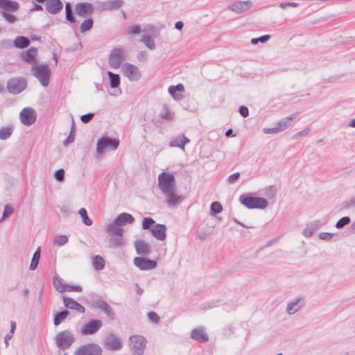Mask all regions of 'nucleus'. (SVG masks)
Masks as SVG:
<instances>
[{
    "mask_svg": "<svg viewBox=\"0 0 355 355\" xmlns=\"http://www.w3.org/2000/svg\"><path fill=\"white\" fill-rule=\"evenodd\" d=\"M104 231L110 236V243L113 248L121 247L124 245L123 238V230L112 223H106L103 227Z\"/></svg>",
    "mask_w": 355,
    "mask_h": 355,
    "instance_id": "nucleus-1",
    "label": "nucleus"
},
{
    "mask_svg": "<svg viewBox=\"0 0 355 355\" xmlns=\"http://www.w3.org/2000/svg\"><path fill=\"white\" fill-rule=\"evenodd\" d=\"M158 187L164 195L171 191H176L177 187L174 175L166 172L161 173L158 175Z\"/></svg>",
    "mask_w": 355,
    "mask_h": 355,
    "instance_id": "nucleus-2",
    "label": "nucleus"
},
{
    "mask_svg": "<svg viewBox=\"0 0 355 355\" xmlns=\"http://www.w3.org/2000/svg\"><path fill=\"white\" fill-rule=\"evenodd\" d=\"M31 73L40 81L42 86L47 87L49 85L51 70L47 64H33L31 67Z\"/></svg>",
    "mask_w": 355,
    "mask_h": 355,
    "instance_id": "nucleus-3",
    "label": "nucleus"
},
{
    "mask_svg": "<svg viewBox=\"0 0 355 355\" xmlns=\"http://www.w3.org/2000/svg\"><path fill=\"white\" fill-rule=\"evenodd\" d=\"M239 201L248 209H264L268 205V200L263 198L250 196L245 194L239 197Z\"/></svg>",
    "mask_w": 355,
    "mask_h": 355,
    "instance_id": "nucleus-4",
    "label": "nucleus"
},
{
    "mask_svg": "<svg viewBox=\"0 0 355 355\" xmlns=\"http://www.w3.org/2000/svg\"><path fill=\"white\" fill-rule=\"evenodd\" d=\"M55 340L58 349L62 351H65L69 349L73 343L74 336L71 331L64 330L56 334Z\"/></svg>",
    "mask_w": 355,
    "mask_h": 355,
    "instance_id": "nucleus-5",
    "label": "nucleus"
},
{
    "mask_svg": "<svg viewBox=\"0 0 355 355\" xmlns=\"http://www.w3.org/2000/svg\"><path fill=\"white\" fill-rule=\"evenodd\" d=\"M119 145V140L109 137H100L96 143V151L99 154L104 153L106 150H115Z\"/></svg>",
    "mask_w": 355,
    "mask_h": 355,
    "instance_id": "nucleus-6",
    "label": "nucleus"
},
{
    "mask_svg": "<svg viewBox=\"0 0 355 355\" xmlns=\"http://www.w3.org/2000/svg\"><path fill=\"white\" fill-rule=\"evenodd\" d=\"M129 345L132 355H143L147 340L141 335H133L129 338Z\"/></svg>",
    "mask_w": 355,
    "mask_h": 355,
    "instance_id": "nucleus-7",
    "label": "nucleus"
},
{
    "mask_svg": "<svg viewBox=\"0 0 355 355\" xmlns=\"http://www.w3.org/2000/svg\"><path fill=\"white\" fill-rule=\"evenodd\" d=\"M27 87V83L24 78L16 77L10 78L7 82V89L9 93L16 95L23 92Z\"/></svg>",
    "mask_w": 355,
    "mask_h": 355,
    "instance_id": "nucleus-8",
    "label": "nucleus"
},
{
    "mask_svg": "<svg viewBox=\"0 0 355 355\" xmlns=\"http://www.w3.org/2000/svg\"><path fill=\"white\" fill-rule=\"evenodd\" d=\"M101 347L93 343L79 346L74 352V355H101Z\"/></svg>",
    "mask_w": 355,
    "mask_h": 355,
    "instance_id": "nucleus-9",
    "label": "nucleus"
},
{
    "mask_svg": "<svg viewBox=\"0 0 355 355\" xmlns=\"http://www.w3.org/2000/svg\"><path fill=\"white\" fill-rule=\"evenodd\" d=\"M124 58V50L123 49H114L108 58L109 65L112 69H118Z\"/></svg>",
    "mask_w": 355,
    "mask_h": 355,
    "instance_id": "nucleus-10",
    "label": "nucleus"
},
{
    "mask_svg": "<svg viewBox=\"0 0 355 355\" xmlns=\"http://www.w3.org/2000/svg\"><path fill=\"white\" fill-rule=\"evenodd\" d=\"M122 71L123 75L128 78L130 81H137L141 78V73L137 67L130 63H125L122 65Z\"/></svg>",
    "mask_w": 355,
    "mask_h": 355,
    "instance_id": "nucleus-11",
    "label": "nucleus"
},
{
    "mask_svg": "<svg viewBox=\"0 0 355 355\" xmlns=\"http://www.w3.org/2000/svg\"><path fill=\"white\" fill-rule=\"evenodd\" d=\"M21 122L25 125L33 124L37 118V114L34 109L31 107L24 108L19 114Z\"/></svg>",
    "mask_w": 355,
    "mask_h": 355,
    "instance_id": "nucleus-12",
    "label": "nucleus"
},
{
    "mask_svg": "<svg viewBox=\"0 0 355 355\" xmlns=\"http://www.w3.org/2000/svg\"><path fill=\"white\" fill-rule=\"evenodd\" d=\"M102 326L101 320L92 319L81 327L80 332L83 335H92L96 333Z\"/></svg>",
    "mask_w": 355,
    "mask_h": 355,
    "instance_id": "nucleus-13",
    "label": "nucleus"
},
{
    "mask_svg": "<svg viewBox=\"0 0 355 355\" xmlns=\"http://www.w3.org/2000/svg\"><path fill=\"white\" fill-rule=\"evenodd\" d=\"M134 265L141 270H148L157 267V263L145 257H137L133 259Z\"/></svg>",
    "mask_w": 355,
    "mask_h": 355,
    "instance_id": "nucleus-14",
    "label": "nucleus"
},
{
    "mask_svg": "<svg viewBox=\"0 0 355 355\" xmlns=\"http://www.w3.org/2000/svg\"><path fill=\"white\" fill-rule=\"evenodd\" d=\"M91 304L93 309H100L103 311L110 320H113L115 319L114 312L105 301L103 300H93Z\"/></svg>",
    "mask_w": 355,
    "mask_h": 355,
    "instance_id": "nucleus-15",
    "label": "nucleus"
},
{
    "mask_svg": "<svg viewBox=\"0 0 355 355\" xmlns=\"http://www.w3.org/2000/svg\"><path fill=\"white\" fill-rule=\"evenodd\" d=\"M304 305V297L302 296L297 297L288 302L286 311L291 315L297 313Z\"/></svg>",
    "mask_w": 355,
    "mask_h": 355,
    "instance_id": "nucleus-16",
    "label": "nucleus"
},
{
    "mask_svg": "<svg viewBox=\"0 0 355 355\" xmlns=\"http://www.w3.org/2000/svg\"><path fill=\"white\" fill-rule=\"evenodd\" d=\"M104 345L109 350L117 351L121 349L122 343L114 334H110L105 338Z\"/></svg>",
    "mask_w": 355,
    "mask_h": 355,
    "instance_id": "nucleus-17",
    "label": "nucleus"
},
{
    "mask_svg": "<svg viewBox=\"0 0 355 355\" xmlns=\"http://www.w3.org/2000/svg\"><path fill=\"white\" fill-rule=\"evenodd\" d=\"M93 5L90 3H78L75 6V12L80 17H86L92 14Z\"/></svg>",
    "mask_w": 355,
    "mask_h": 355,
    "instance_id": "nucleus-18",
    "label": "nucleus"
},
{
    "mask_svg": "<svg viewBox=\"0 0 355 355\" xmlns=\"http://www.w3.org/2000/svg\"><path fill=\"white\" fill-rule=\"evenodd\" d=\"M134 245L137 254L140 256H147L151 252L150 245L144 240H136Z\"/></svg>",
    "mask_w": 355,
    "mask_h": 355,
    "instance_id": "nucleus-19",
    "label": "nucleus"
},
{
    "mask_svg": "<svg viewBox=\"0 0 355 355\" xmlns=\"http://www.w3.org/2000/svg\"><path fill=\"white\" fill-rule=\"evenodd\" d=\"M46 11L52 15L59 13L63 8V3L60 0H48L45 3Z\"/></svg>",
    "mask_w": 355,
    "mask_h": 355,
    "instance_id": "nucleus-20",
    "label": "nucleus"
},
{
    "mask_svg": "<svg viewBox=\"0 0 355 355\" xmlns=\"http://www.w3.org/2000/svg\"><path fill=\"white\" fill-rule=\"evenodd\" d=\"M166 226L164 224H155L151 229L152 235L159 241H164L166 238Z\"/></svg>",
    "mask_w": 355,
    "mask_h": 355,
    "instance_id": "nucleus-21",
    "label": "nucleus"
},
{
    "mask_svg": "<svg viewBox=\"0 0 355 355\" xmlns=\"http://www.w3.org/2000/svg\"><path fill=\"white\" fill-rule=\"evenodd\" d=\"M63 304L65 308L75 310L78 313H83L85 311V309L80 303L75 301L73 299L67 297H63Z\"/></svg>",
    "mask_w": 355,
    "mask_h": 355,
    "instance_id": "nucleus-22",
    "label": "nucleus"
},
{
    "mask_svg": "<svg viewBox=\"0 0 355 355\" xmlns=\"http://www.w3.org/2000/svg\"><path fill=\"white\" fill-rule=\"evenodd\" d=\"M19 8L17 1L12 0H0V12H16Z\"/></svg>",
    "mask_w": 355,
    "mask_h": 355,
    "instance_id": "nucleus-23",
    "label": "nucleus"
},
{
    "mask_svg": "<svg viewBox=\"0 0 355 355\" xmlns=\"http://www.w3.org/2000/svg\"><path fill=\"white\" fill-rule=\"evenodd\" d=\"M191 337L195 340L204 343L208 341L209 337L205 332V328L200 327L193 329L191 332Z\"/></svg>",
    "mask_w": 355,
    "mask_h": 355,
    "instance_id": "nucleus-24",
    "label": "nucleus"
},
{
    "mask_svg": "<svg viewBox=\"0 0 355 355\" xmlns=\"http://www.w3.org/2000/svg\"><path fill=\"white\" fill-rule=\"evenodd\" d=\"M135 221L133 216L128 213H121L114 220L116 225L121 227L127 224H132Z\"/></svg>",
    "mask_w": 355,
    "mask_h": 355,
    "instance_id": "nucleus-25",
    "label": "nucleus"
},
{
    "mask_svg": "<svg viewBox=\"0 0 355 355\" xmlns=\"http://www.w3.org/2000/svg\"><path fill=\"white\" fill-rule=\"evenodd\" d=\"M37 49L35 47H31L26 52L22 53V59L28 64L34 63L36 61Z\"/></svg>",
    "mask_w": 355,
    "mask_h": 355,
    "instance_id": "nucleus-26",
    "label": "nucleus"
},
{
    "mask_svg": "<svg viewBox=\"0 0 355 355\" xmlns=\"http://www.w3.org/2000/svg\"><path fill=\"white\" fill-rule=\"evenodd\" d=\"M189 142L190 140L185 135H182L173 139L170 141L169 145L171 147H178L184 150L185 145Z\"/></svg>",
    "mask_w": 355,
    "mask_h": 355,
    "instance_id": "nucleus-27",
    "label": "nucleus"
},
{
    "mask_svg": "<svg viewBox=\"0 0 355 355\" xmlns=\"http://www.w3.org/2000/svg\"><path fill=\"white\" fill-rule=\"evenodd\" d=\"M252 3L250 1H238L231 5L229 9L231 10L240 13L249 9Z\"/></svg>",
    "mask_w": 355,
    "mask_h": 355,
    "instance_id": "nucleus-28",
    "label": "nucleus"
},
{
    "mask_svg": "<svg viewBox=\"0 0 355 355\" xmlns=\"http://www.w3.org/2000/svg\"><path fill=\"white\" fill-rule=\"evenodd\" d=\"M30 44V40L25 36H17L13 40V46L17 49H25Z\"/></svg>",
    "mask_w": 355,
    "mask_h": 355,
    "instance_id": "nucleus-29",
    "label": "nucleus"
},
{
    "mask_svg": "<svg viewBox=\"0 0 355 355\" xmlns=\"http://www.w3.org/2000/svg\"><path fill=\"white\" fill-rule=\"evenodd\" d=\"M175 193L176 191H171V193L164 195L168 197L166 200L168 205L175 206L182 200V198L180 196L177 195Z\"/></svg>",
    "mask_w": 355,
    "mask_h": 355,
    "instance_id": "nucleus-30",
    "label": "nucleus"
},
{
    "mask_svg": "<svg viewBox=\"0 0 355 355\" xmlns=\"http://www.w3.org/2000/svg\"><path fill=\"white\" fill-rule=\"evenodd\" d=\"M184 90V87L181 83L177 85H171L168 87V93L175 100H179L181 98V95L176 94V92H183Z\"/></svg>",
    "mask_w": 355,
    "mask_h": 355,
    "instance_id": "nucleus-31",
    "label": "nucleus"
},
{
    "mask_svg": "<svg viewBox=\"0 0 355 355\" xmlns=\"http://www.w3.org/2000/svg\"><path fill=\"white\" fill-rule=\"evenodd\" d=\"M107 75L110 78V87L112 88H116L120 85V76L119 74L107 71Z\"/></svg>",
    "mask_w": 355,
    "mask_h": 355,
    "instance_id": "nucleus-32",
    "label": "nucleus"
},
{
    "mask_svg": "<svg viewBox=\"0 0 355 355\" xmlns=\"http://www.w3.org/2000/svg\"><path fill=\"white\" fill-rule=\"evenodd\" d=\"M93 266L96 270H101L105 268V261L100 255H96L93 258Z\"/></svg>",
    "mask_w": 355,
    "mask_h": 355,
    "instance_id": "nucleus-33",
    "label": "nucleus"
},
{
    "mask_svg": "<svg viewBox=\"0 0 355 355\" xmlns=\"http://www.w3.org/2000/svg\"><path fill=\"white\" fill-rule=\"evenodd\" d=\"M69 315V312L67 310L62 311L54 316L53 324L58 326L65 318Z\"/></svg>",
    "mask_w": 355,
    "mask_h": 355,
    "instance_id": "nucleus-34",
    "label": "nucleus"
},
{
    "mask_svg": "<svg viewBox=\"0 0 355 355\" xmlns=\"http://www.w3.org/2000/svg\"><path fill=\"white\" fill-rule=\"evenodd\" d=\"M141 42L150 50H154L155 49V42L148 35H144L141 39Z\"/></svg>",
    "mask_w": 355,
    "mask_h": 355,
    "instance_id": "nucleus-35",
    "label": "nucleus"
},
{
    "mask_svg": "<svg viewBox=\"0 0 355 355\" xmlns=\"http://www.w3.org/2000/svg\"><path fill=\"white\" fill-rule=\"evenodd\" d=\"M53 286L57 291L63 293L67 289V284H62V280L60 277H54L53 280Z\"/></svg>",
    "mask_w": 355,
    "mask_h": 355,
    "instance_id": "nucleus-36",
    "label": "nucleus"
},
{
    "mask_svg": "<svg viewBox=\"0 0 355 355\" xmlns=\"http://www.w3.org/2000/svg\"><path fill=\"white\" fill-rule=\"evenodd\" d=\"M94 24V21L92 18L89 17L84 20V21L81 24L80 31L81 33H85L89 31Z\"/></svg>",
    "mask_w": 355,
    "mask_h": 355,
    "instance_id": "nucleus-37",
    "label": "nucleus"
},
{
    "mask_svg": "<svg viewBox=\"0 0 355 355\" xmlns=\"http://www.w3.org/2000/svg\"><path fill=\"white\" fill-rule=\"evenodd\" d=\"M78 214L83 219V222L87 226L92 225V220L88 217L87 210L85 208H81L78 211Z\"/></svg>",
    "mask_w": 355,
    "mask_h": 355,
    "instance_id": "nucleus-38",
    "label": "nucleus"
},
{
    "mask_svg": "<svg viewBox=\"0 0 355 355\" xmlns=\"http://www.w3.org/2000/svg\"><path fill=\"white\" fill-rule=\"evenodd\" d=\"M12 133V129L10 127H3L0 128V139L6 140L8 139Z\"/></svg>",
    "mask_w": 355,
    "mask_h": 355,
    "instance_id": "nucleus-39",
    "label": "nucleus"
},
{
    "mask_svg": "<svg viewBox=\"0 0 355 355\" xmlns=\"http://www.w3.org/2000/svg\"><path fill=\"white\" fill-rule=\"evenodd\" d=\"M155 221L150 217H144L142 221V228L144 230H150L155 225Z\"/></svg>",
    "mask_w": 355,
    "mask_h": 355,
    "instance_id": "nucleus-40",
    "label": "nucleus"
},
{
    "mask_svg": "<svg viewBox=\"0 0 355 355\" xmlns=\"http://www.w3.org/2000/svg\"><path fill=\"white\" fill-rule=\"evenodd\" d=\"M211 213L213 215L218 214L223 211V207L218 202H214L211 204Z\"/></svg>",
    "mask_w": 355,
    "mask_h": 355,
    "instance_id": "nucleus-41",
    "label": "nucleus"
},
{
    "mask_svg": "<svg viewBox=\"0 0 355 355\" xmlns=\"http://www.w3.org/2000/svg\"><path fill=\"white\" fill-rule=\"evenodd\" d=\"M108 1V9L109 10H114L119 8L122 4L123 1L122 0H111L107 1Z\"/></svg>",
    "mask_w": 355,
    "mask_h": 355,
    "instance_id": "nucleus-42",
    "label": "nucleus"
},
{
    "mask_svg": "<svg viewBox=\"0 0 355 355\" xmlns=\"http://www.w3.org/2000/svg\"><path fill=\"white\" fill-rule=\"evenodd\" d=\"M350 218L349 216H344L339 219L336 224V227L338 229H341L344 227L345 225H348L350 223Z\"/></svg>",
    "mask_w": 355,
    "mask_h": 355,
    "instance_id": "nucleus-43",
    "label": "nucleus"
},
{
    "mask_svg": "<svg viewBox=\"0 0 355 355\" xmlns=\"http://www.w3.org/2000/svg\"><path fill=\"white\" fill-rule=\"evenodd\" d=\"M9 12H1L0 13L8 23L13 24L16 21L17 17L14 15Z\"/></svg>",
    "mask_w": 355,
    "mask_h": 355,
    "instance_id": "nucleus-44",
    "label": "nucleus"
},
{
    "mask_svg": "<svg viewBox=\"0 0 355 355\" xmlns=\"http://www.w3.org/2000/svg\"><path fill=\"white\" fill-rule=\"evenodd\" d=\"M159 116L162 119L168 121L173 119V114L170 112L166 106L163 107Z\"/></svg>",
    "mask_w": 355,
    "mask_h": 355,
    "instance_id": "nucleus-45",
    "label": "nucleus"
},
{
    "mask_svg": "<svg viewBox=\"0 0 355 355\" xmlns=\"http://www.w3.org/2000/svg\"><path fill=\"white\" fill-rule=\"evenodd\" d=\"M277 127L279 128V130L282 132L286 128H288L291 125V123L288 122V120L286 118L281 119L277 123Z\"/></svg>",
    "mask_w": 355,
    "mask_h": 355,
    "instance_id": "nucleus-46",
    "label": "nucleus"
},
{
    "mask_svg": "<svg viewBox=\"0 0 355 355\" xmlns=\"http://www.w3.org/2000/svg\"><path fill=\"white\" fill-rule=\"evenodd\" d=\"M270 38V35H264L259 37L252 38L251 40V43L252 44H257L259 42L265 43L267 41H268Z\"/></svg>",
    "mask_w": 355,
    "mask_h": 355,
    "instance_id": "nucleus-47",
    "label": "nucleus"
},
{
    "mask_svg": "<svg viewBox=\"0 0 355 355\" xmlns=\"http://www.w3.org/2000/svg\"><path fill=\"white\" fill-rule=\"evenodd\" d=\"M68 242V237L65 235L57 236L55 239V243L58 246H62Z\"/></svg>",
    "mask_w": 355,
    "mask_h": 355,
    "instance_id": "nucleus-48",
    "label": "nucleus"
},
{
    "mask_svg": "<svg viewBox=\"0 0 355 355\" xmlns=\"http://www.w3.org/2000/svg\"><path fill=\"white\" fill-rule=\"evenodd\" d=\"M147 317L149 321L153 322V323H158L159 321V315L154 311H150L148 313Z\"/></svg>",
    "mask_w": 355,
    "mask_h": 355,
    "instance_id": "nucleus-49",
    "label": "nucleus"
},
{
    "mask_svg": "<svg viewBox=\"0 0 355 355\" xmlns=\"http://www.w3.org/2000/svg\"><path fill=\"white\" fill-rule=\"evenodd\" d=\"M315 230L311 224H308L306 227L303 231V235L306 238H310Z\"/></svg>",
    "mask_w": 355,
    "mask_h": 355,
    "instance_id": "nucleus-50",
    "label": "nucleus"
},
{
    "mask_svg": "<svg viewBox=\"0 0 355 355\" xmlns=\"http://www.w3.org/2000/svg\"><path fill=\"white\" fill-rule=\"evenodd\" d=\"M64 171L62 168L57 170L54 174V178L58 182H62L64 178Z\"/></svg>",
    "mask_w": 355,
    "mask_h": 355,
    "instance_id": "nucleus-51",
    "label": "nucleus"
},
{
    "mask_svg": "<svg viewBox=\"0 0 355 355\" xmlns=\"http://www.w3.org/2000/svg\"><path fill=\"white\" fill-rule=\"evenodd\" d=\"M40 258L33 256L31 262L30 264L29 269L31 270H34L37 268L38 263H39Z\"/></svg>",
    "mask_w": 355,
    "mask_h": 355,
    "instance_id": "nucleus-52",
    "label": "nucleus"
},
{
    "mask_svg": "<svg viewBox=\"0 0 355 355\" xmlns=\"http://www.w3.org/2000/svg\"><path fill=\"white\" fill-rule=\"evenodd\" d=\"M94 114L93 113H87L86 114H83L80 117V120L84 123H89L92 118L94 117Z\"/></svg>",
    "mask_w": 355,
    "mask_h": 355,
    "instance_id": "nucleus-53",
    "label": "nucleus"
},
{
    "mask_svg": "<svg viewBox=\"0 0 355 355\" xmlns=\"http://www.w3.org/2000/svg\"><path fill=\"white\" fill-rule=\"evenodd\" d=\"M263 132L265 134H277L278 132H280L281 131L279 130V128L277 125H276L274 128H266L263 130Z\"/></svg>",
    "mask_w": 355,
    "mask_h": 355,
    "instance_id": "nucleus-54",
    "label": "nucleus"
},
{
    "mask_svg": "<svg viewBox=\"0 0 355 355\" xmlns=\"http://www.w3.org/2000/svg\"><path fill=\"white\" fill-rule=\"evenodd\" d=\"M73 126H72L71 131L69 135L64 139V146H67L70 143H72L74 141V135H73Z\"/></svg>",
    "mask_w": 355,
    "mask_h": 355,
    "instance_id": "nucleus-55",
    "label": "nucleus"
},
{
    "mask_svg": "<svg viewBox=\"0 0 355 355\" xmlns=\"http://www.w3.org/2000/svg\"><path fill=\"white\" fill-rule=\"evenodd\" d=\"M141 28L140 25H135L129 28V34L136 35L141 33Z\"/></svg>",
    "mask_w": 355,
    "mask_h": 355,
    "instance_id": "nucleus-56",
    "label": "nucleus"
},
{
    "mask_svg": "<svg viewBox=\"0 0 355 355\" xmlns=\"http://www.w3.org/2000/svg\"><path fill=\"white\" fill-rule=\"evenodd\" d=\"M239 114L244 118L248 116L249 110L246 106L241 105L239 109Z\"/></svg>",
    "mask_w": 355,
    "mask_h": 355,
    "instance_id": "nucleus-57",
    "label": "nucleus"
},
{
    "mask_svg": "<svg viewBox=\"0 0 355 355\" xmlns=\"http://www.w3.org/2000/svg\"><path fill=\"white\" fill-rule=\"evenodd\" d=\"M12 211H13V209L11 206L6 205L4 210H3V218L8 217L12 213Z\"/></svg>",
    "mask_w": 355,
    "mask_h": 355,
    "instance_id": "nucleus-58",
    "label": "nucleus"
},
{
    "mask_svg": "<svg viewBox=\"0 0 355 355\" xmlns=\"http://www.w3.org/2000/svg\"><path fill=\"white\" fill-rule=\"evenodd\" d=\"M239 177H240V173L239 172L234 173L229 176L228 181L230 183L233 184L236 180H238Z\"/></svg>",
    "mask_w": 355,
    "mask_h": 355,
    "instance_id": "nucleus-59",
    "label": "nucleus"
},
{
    "mask_svg": "<svg viewBox=\"0 0 355 355\" xmlns=\"http://www.w3.org/2000/svg\"><path fill=\"white\" fill-rule=\"evenodd\" d=\"M319 237L322 240L329 241L333 237V234L329 232H322L320 234Z\"/></svg>",
    "mask_w": 355,
    "mask_h": 355,
    "instance_id": "nucleus-60",
    "label": "nucleus"
},
{
    "mask_svg": "<svg viewBox=\"0 0 355 355\" xmlns=\"http://www.w3.org/2000/svg\"><path fill=\"white\" fill-rule=\"evenodd\" d=\"M76 291V292H81L82 291V287L80 286H71L67 284V289L66 291Z\"/></svg>",
    "mask_w": 355,
    "mask_h": 355,
    "instance_id": "nucleus-61",
    "label": "nucleus"
},
{
    "mask_svg": "<svg viewBox=\"0 0 355 355\" xmlns=\"http://www.w3.org/2000/svg\"><path fill=\"white\" fill-rule=\"evenodd\" d=\"M309 132H310V128L309 127H306L304 130H302V131H300V132H297L294 135V138H297V137L304 136V135L308 134Z\"/></svg>",
    "mask_w": 355,
    "mask_h": 355,
    "instance_id": "nucleus-62",
    "label": "nucleus"
},
{
    "mask_svg": "<svg viewBox=\"0 0 355 355\" xmlns=\"http://www.w3.org/2000/svg\"><path fill=\"white\" fill-rule=\"evenodd\" d=\"M297 6L298 3L295 2H284L279 4V7L282 8H286L288 6L297 7Z\"/></svg>",
    "mask_w": 355,
    "mask_h": 355,
    "instance_id": "nucleus-63",
    "label": "nucleus"
},
{
    "mask_svg": "<svg viewBox=\"0 0 355 355\" xmlns=\"http://www.w3.org/2000/svg\"><path fill=\"white\" fill-rule=\"evenodd\" d=\"M66 19L69 21L71 24H75L76 23V19L73 15V11L67 12V14H66Z\"/></svg>",
    "mask_w": 355,
    "mask_h": 355,
    "instance_id": "nucleus-64",
    "label": "nucleus"
}]
</instances>
